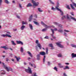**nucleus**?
<instances>
[{"label": "nucleus", "instance_id": "f257e3e1", "mask_svg": "<svg viewBox=\"0 0 76 76\" xmlns=\"http://www.w3.org/2000/svg\"><path fill=\"white\" fill-rule=\"evenodd\" d=\"M57 6L56 7V8L58 11H60V12L61 13V15L63 16V11H61V10H60V9L58 8V7L59 6V3L58 2H57Z\"/></svg>", "mask_w": 76, "mask_h": 76}, {"label": "nucleus", "instance_id": "f03ea898", "mask_svg": "<svg viewBox=\"0 0 76 76\" xmlns=\"http://www.w3.org/2000/svg\"><path fill=\"white\" fill-rule=\"evenodd\" d=\"M2 64H3V66H4V67L5 68L6 70H7V72H9V71H12V69L10 68V67H7L4 65V63H2Z\"/></svg>", "mask_w": 76, "mask_h": 76}, {"label": "nucleus", "instance_id": "7ed1b4c3", "mask_svg": "<svg viewBox=\"0 0 76 76\" xmlns=\"http://www.w3.org/2000/svg\"><path fill=\"white\" fill-rule=\"evenodd\" d=\"M41 24L42 25H43V26H46V28H55V27L53 26H47L44 23L42 22V21L41 22Z\"/></svg>", "mask_w": 76, "mask_h": 76}, {"label": "nucleus", "instance_id": "20e7f679", "mask_svg": "<svg viewBox=\"0 0 76 76\" xmlns=\"http://www.w3.org/2000/svg\"><path fill=\"white\" fill-rule=\"evenodd\" d=\"M31 1L32 3L33 4V6H38L39 5V3L38 2H36L33 0H31Z\"/></svg>", "mask_w": 76, "mask_h": 76}, {"label": "nucleus", "instance_id": "39448f33", "mask_svg": "<svg viewBox=\"0 0 76 76\" xmlns=\"http://www.w3.org/2000/svg\"><path fill=\"white\" fill-rule=\"evenodd\" d=\"M28 69H26L25 71L27 73H32V71H31V68H29V67H28Z\"/></svg>", "mask_w": 76, "mask_h": 76}, {"label": "nucleus", "instance_id": "423d86ee", "mask_svg": "<svg viewBox=\"0 0 76 76\" xmlns=\"http://www.w3.org/2000/svg\"><path fill=\"white\" fill-rule=\"evenodd\" d=\"M36 43L37 44V46L40 49H41L42 48V47H41V45L40 44L38 43V40H36Z\"/></svg>", "mask_w": 76, "mask_h": 76}, {"label": "nucleus", "instance_id": "0eeeda50", "mask_svg": "<svg viewBox=\"0 0 76 76\" xmlns=\"http://www.w3.org/2000/svg\"><path fill=\"white\" fill-rule=\"evenodd\" d=\"M61 42L56 43V44L60 48H63V46L61 44Z\"/></svg>", "mask_w": 76, "mask_h": 76}, {"label": "nucleus", "instance_id": "6e6552de", "mask_svg": "<svg viewBox=\"0 0 76 76\" xmlns=\"http://www.w3.org/2000/svg\"><path fill=\"white\" fill-rule=\"evenodd\" d=\"M1 36L2 37H9V38H12V36H11L7 34H6L5 35L2 34L1 35Z\"/></svg>", "mask_w": 76, "mask_h": 76}, {"label": "nucleus", "instance_id": "1a4fd4ad", "mask_svg": "<svg viewBox=\"0 0 76 76\" xmlns=\"http://www.w3.org/2000/svg\"><path fill=\"white\" fill-rule=\"evenodd\" d=\"M66 18H67V19H69V15L68 14L67 15V16L66 17V16L65 15L63 16L62 18V19H66Z\"/></svg>", "mask_w": 76, "mask_h": 76}, {"label": "nucleus", "instance_id": "9d476101", "mask_svg": "<svg viewBox=\"0 0 76 76\" xmlns=\"http://www.w3.org/2000/svg\"><path fill=\"white\" fill-rule=\"evenodd\" d=\"M51 30L53 34H54V31H57V28H55L54 29H53L51 28Z\"/></svg>", "mask_w": 76, "mask_h": 76}, {"label": "nucleus", "instance_id": "9b49d317", "mask_svg": "<svg viewBox=\"0 0 76 76\" xmlns=\"http://www.w3.org/2000/svg\"><path fill=\"white\" fill-rule=\"evenodd\" d=\"M39 54L42 56H45V53L44 51H41L40 52Z\"/></svg>", "mask_w": 76, "mask_h": 76}, {"label": "nucleus", "instance_id": "f8f14e48", "mask_svg": "<svg viewBox=\"0 0 76 76\" xmlns=\"http://www.w3.org/2000/svg\"><path fill=\"white\" fill-rule=\"evenodd\" d=\"M17 43L18 44H21V45H23V42H21V41H16Z\"/></svg>", "mask_w": 76, "mask_h": 76}, {"label": "nucleus", "instance_id": "ddd939ff", "mask_svg": "<svg viewBox=\"0 0 76 76\" xmlns=\"http://www.w3.org/2000/svg\"><path fill=\"white\" fill-rule=\"evenodd\" d=\"M58 67H60V68H63L64 67V66H63L61 65V64L60 63L58 64Z\"/></svg>", "mask_w": 76, "mask_h": 76}, {"label": "nucleus", "instance_id": "4468645a", "mask_svg": "<svg viewBox=\"0 0 76 76\" xmlns=\"http://www.w3.org/2000/svg\"><path fill=\"white\" fill-rule=\"evenodd\" d=\"M29 65L31 66L32 67H34V68H36V66L34 64H31V63H29Z\"/></svg>", "mask_w": 76, "mask_h": 76}, {"label": "nucleus", "instance_id": "2eb2a0df", "mask_svg": "<svg viewBox=\"0 0 76 76\" xmlns=\"http://www.w3.org/2000/svg\"><path fill=\"white\" fill-rule=\"evenodd\" d=\"M1 48H4V49L5 50H8V49H9V47H6V46L1 47Z\"/></svg>", "mask_w": 76, "mask_h": 76}, {"label": "nucleus", "instance_id": "dca6fc26", "mask_svg": "<svg viewBox=\"0 0 76 76\" xmlns=\"http://www.w3.org/2000/svg\"><path fill=\"white\" fill-rule=\"evenodd\" d=\"M1 75H5L6 72H5V71H4V70H2L1 71Z\"/></svg>", "mask_w": 76, "mask_h": 76}, {"label": "nucleus", "instance_id": "f3484780", "mask_svg": "<svg viewBox=\"0 0 76 76\" xmlns=\"http://www.w3.org/2000/svg\"><path fill=\"white\" fill-rule=\"evenodd\" d=\"M72 58L76 57V54H75L74 53H72Z\"/></svg>", "mask_w": 76, "mask_h": 76}, {"label": "nucleus", "instance_id": "a211bd4d", "mask_svg": "<svg viewBox=\"0 0 76 76\" xmlns=\"http://www.w3.org/2000/svg\"><path fill=\"white\" fill-rule=\"evenodd\" d=\"M15 58H16V59H17V61H19V60H20V57H18V58L17 57L15 56Z\"/></svg>", "mask_w": 76, "mask_h": 76}, {"label": "nucleus", "instance_id": "6ab92c4d", "mask_svg": "<svg viewBox=\"0 0 76 76\" xmlns=\"http://www.w3.org/2000/svg\"><path fill=\"white\" fill-rule=\"evenodd\" d=\"M27 53H28V54L29 55V56H30V57H32V54H31V52H30L28 51V52H27Z\"/></svg>", "mask_w": 76, "mask_h": 76}, {"label": "nucleus", "instance_id": "aec40b11", "mask_svg": "<svg viewBox=\"0 0 76 76\" xmlns=\"http://www.w3.org/2000/svg\"><path fill=\"white\" fill-rule=\"evenodd\" d=\"M49 47H51V49H54V47L53 46V44H49Z\"/></svg>", "mask_w": 76, "mask_h": 76}, {"label": "nucleus", "instance_id": "412c9836", "mask_svg": "<svg viewBox=\"0 0 76 76\" xmlns=\"http://www.w3.org/2000/svg\"><path fill=\"white\" fill-rule=\"evenodd\" d=\"M25 28V26L24 25H22L21 27V30H23L24 29V28Z\"/></svg>", "mask_w": 76, "mask_h": 76}, {"label": "nucleus", "instance_id": "4be33fe9", "mask_svg": "<svg viewBox=\"0 0 76 76\" xmlns=\"http://www.w3.org/2000/svg\"><path fill=\"white\" fill-rule=\"evenodd\" d=\"M32 15H31V16L29 17V22H31V20L32 19Z\"/></svg>", "mask_w": 76, "mask_h": 76}, {"label": "nucleus", "instance_id": "5701e85b", "mask_svg": "<svg viewBox=\"0 0 76 76\" xmlns=\"http://www.w3.org/2000/svg\"><path fill=\"white\" fill-rule=\"evenodd\" d=\"M29 26L30 29H31V30H33V27H32V24H29Z\"/></svg>", "mask_w": 76, "mask_h": 76}, {"label": "nucleus", "instance_id": "b1692460", "mask_svg": "<svg viewBox=\"0 0 76 76\" xmlns=\"http://www.w3.org/2000/svg\"><path fill=\"white\" fill-rule=\"evenodd\" d=\"M11 43L13 45H16V44L15 43V42L13 41H11Z\"/></svg>", "mask_w": 76, "mask_h": 76}, {"label": "nucleus", "instance_id": "393cba45", "mask_svg": "<svg viewBox=\"0 0 76 76\" xmlns=\"http://www.w3.org/2000/svg\"><path fill=\"white\" fill-rule=\"evenodd\" d=\"M70 69V68L68 66H66L64 68V70H65V69Z\"/></svg>", "mask_w": 76, "mask_h": 76}, {"label": "nucleus", "instance_id": "a878e982", "mask_svg": "<svg viewBox=\"0 0 76 76\" xmlns=\"http://www.w3.org/2000/svg\"><path fill=\"white\" fill-rule=\"evenodd\" d=\"M53 23L55 25H57L58 26V25H59V24L57 22H54Z\"/></svg>", "mask_w": 76, "mask_h": 76}, {"label": "nucleus", "instance_id": "bb28decb", "mask_svg": "<svg viewBox=\"0 0 76 76\" xmlns=\"http://www.w3.org/2000/svg\"><path fill=\"white\" fill-rule=\"evenodd\" d=\"M38 10L39 12H43V11L42 10H41V8H38Z\"/></svg>", "mask_w": 76, "mask_h": 76}, {"label": "nucleus", "instance_id": "cd10ccee", "mask_svg": "<svg viewBox=\"0 0 76 76\" xmlns=\"http://www.w3.org/2000/svg\"><path fill=\"white\" fill-rule=\"evenodd\" d=\"M71 18L73 20H74V21H76V19L75 18L71 17Z\"/></svg>", "mask_w": 76, "mask_h": 76}, {"label": "nucleus", "instance_id": "c85d7f7f", "mask_svg": "<svg viewBox=\"0 0 76 76\" xmlns=\"http://www.w3.org/2000/svg\"><path fill=\"white\" fill-rule=\"evenodd\" d=\"M45 26V27H46V28H44L42 30V32H44V31H45L47 29V26Z\"/></svg>", "mask_w": 76, "mask_h": 76}, {"label": "nucleus", "instance_id": "c756f323", "mask_svg": "<svg viewBox=\"0 0 76 76\" xmlns=\"http://www.w3.org/2000/svg\"><path fill=\"white\" fill-rule=\"evenodd\" d=\"M33 22L36 25H39V23L35 21H33Z\"/></svg>", "mask_w": 76, "mask_h": 76}, {"label": "nucleus", "instance_id": "7c9ffc66", "mask_svg": "<svg viewBox=\"0 0 76 76\" xmlns=\"http://www.w3.org/2000/svg\"><path fill=\"white\" fill-rule=\"evenodd\" d=\"M49 1L50 2L51 4H52L54 5V2H53V1H51V0H49Z\"/></svg>", "mask_w": 76, "mask_h": 76}, {"label": "nucleus", "instance_id": "2f4dec72", "mask_svg": "<svg viewBox=\"0 0 76 76\" xmlns=\"http://www.w3.org/2000/svg\"><path fill=\"white\" fill-rule=\"evenodd\" d=\"M31 6H32V4H31L30 3L28 4L27 6V7H31Z\"/></svg>", "mask_w": 76, "mask_h": 76}, {"label": "nucleus", "instance_id": "473e14b6", "mask_svg": "<svg viewBox=\"0 0 76 76\" xmlns=\"http://www.w3.org/2000/svg\"><path fill=\"white\" fill-rule=\"evenodd\" d=\"M58 57H62V55H61V54L59 53L58 54Z\"/></svg>", "mask_w": 76, "mask_h": 76}, {"label": "nucleus", "instance_id": "72a5a7b5", "mask_svg": "<svg viewBox=\"0 0 76 76\" xmlns=\"http://www.w3.org/2000/svg\"><path fill=\"white\" fill-rule=\"evenodd\" d=\"M22 24H23V25H25V24H27V22H24V21H22Z\"/></svg>", "mask_w": 76, "mask_h": 76}, {"label": "nucleus", "instance_id": "f704fd0d", "mask_svg": "<svg viewBox=\"0 0 76 76\" xmlns=\"http://www.w3.org/2000/svg\"><path fill=\"white\" fill-rule=\"evenodd\" d=\"M70 5L72 9H73V10H75V8L74 7H73V6H72V4H70Z\"/></svg>", "mask_w": 76, "mask_h": 76}, {"label": "nucleus", "instance_id": "c9c22d12", "mask_svg": "<svg viewBox=\"0 0 76 76\" xmlns=\"http://www.w3.org/2000/svg\"><path fill=\"white\" fill-rule=\"evenodd\" d=\"M71 46L72 47H75V48H76V45H74L73 44H72L71 45Z\"/></svg>", "mask_w": 76, "mask_h": 76}, {"label": "nucleus", "instance_id": "e433bc0d", "mask_svg": "<svg viewBox=\"0 0 76 76\" xmlns=\"http://www.w3.org/2000/svg\"><path fill=\"white\" fill-rule=\"evenodd\" d=\"M20 51L21 52H23V48H22V47H21Z\"/></svg>", "mask_w": 76, "mask_h": 76}, {"label": "nucleus", "instance_id": "4c0bfd02", "mask_svg": "<svg viewBox=\"0 0 76 76\" xmlns=\"http://www.w3.org/2000/svg\"><path fill=\"white\" fill-rule=\"evenodd\" d=\"M5 3H7V4H9V1H8L7 0H5Z\"/></svg>", "mask_w": 76, "mask_h": 76}, {"label": "nucleus", "instance_id": "58836bf2", "mask_svg": "<svg viewBox=\"0 0 76 76\" xmlns=\"http://www.w3.org/2000/svg\"><path fill=\"white\" fill-rule=\"evenodd\" d=\"M46 54H48V48H46Z\"/></svg>", "mask_w": 76, "mask_h": 76}, {"label": "nucleus", "instance_id": "ea45409f", "mask_svg": "<svg viewBox=\"0 0 76 76\" xmlns=\"http://www.w3.org/2000/svg\"><path fill=\"white\" fill-rule=\"evenodd\" d=\"M66 8H67L68 9H69V10L70 9V8L69 7V5H67L66 6Z\"/></svg>", "mask_w": 76, "mask_h": 76}, {"label": "nucleus", "instance_id": "a19ab883", "mask_svg": "<svg viewBox=\"0 0 76 76\" xmlns=\"http://www.w3.org/2000/svg\"><path fill=\"white\" fill-rule=\"evenodd\" d=\"M45 57H46V56H44V58L43 59V62H45Z\"/></svg>", "mask_w": 76, "mask_h": 76}, {"label": "nucleus", "instance_id": "79ce46f5", "mask_svg": "<svg viewBox=\"0 0 76 76\" xmlns=\"http://www.w3.org/2000/svg\"><path fill=\"white\" fill-rule=\"evenodd\" d=\"M58 31L59 32H62L63 31V30H61V29H59L58 30Z\"/></svg>", "mask_w": 76, "mask_h": 76}, {"label": "nucleus", "instance_id": "37998d69", "mask_svg": "<svg viewBox=\"0 0 76 76\" xmlns=\"http://www.w3.org/2000/svg\"><path fill=\"white\" fill-rule=\"evenodd\" d=\"M52 37L53 38L55 39L56 38V37H55V36H53V34H51Z\"/></svg>", "mask_w": 76, "mask_h": 76}, {"label": "nucleus", "instance_id": "c03bdc74", "mask_svg": "<svg viewBox=\"0 0 76 76\" xmlns=\"http://www.w3.org/2000/svg\"><path fill=\"white\" fill-rule=\"evenodd\" d=\"M54 70H55L56 71V72H57V68L56 67H55L54 68Z\"/></svg>", "mask_w": 76, "mask_h": 76}, {"label": "nucleus", "instance_id": "a18cd8bd", "mask_svg": "<svg viewBox=\"0 0 76 76\" xmlns=\"http://www.w3.org/2000/svg\"><path fill=\"white\" fill-rule=\"evenodd\" d=\"M64 31H65V32H70V31L68 30H64Z\"/></svg>", "mask_w": 76, "mask_h": 76}, {"label": "nucleus", "instance_id": "49530a36", "mask_svg": "<svg viewBox=\"0 0 76 76\" xmlns=\"http://www.w3.org/2000/svg\"><path fill=\"white\" fill-rule=\"evenodd\" d=\"M45 39H48V37L47 36L44 37Z\"/></svg>", "mask_w": 76, "mask_h": 76}, {"label": "nucleus", "instance_id": "de8ad7c7", "mask_svg": "<svg viewBox=\"0 0 76 76\" xmlns=\"http://www.w3.org/2000/svg\"><path fill=\"white\" fill-rule=\"evenodd\" d=\"M73 6H75V7H76V4L75 3H73Z\"/></svg>", "mask_w": 76, "mask_h": 76}, {"label": "nucleus", "instance_id": "09e8293b", "mask_svg": "<svg viewBox=\"0 0 76 76\" xmlns=\"http://www.w3.org/2000/svg\"><path fill=\"white\" fill-rule=\"evenodd\" d=\"M58 26L59 27H61V26H62V25L59 24V25Z\"/></svg>", "mask_w": 76, "mask_h": 76}, {"label": "nucleus", "instance_id": "8fccbe9b", "mask_svg": "<svg viewBox=\"0 0 76 76\" xmlns=\"http://www.w3.org/2000/svg\"><path fill=\"white\" fill-rule=\"evenodd\" d=\"M2 0H0V6L1 4V3H2Z\"/></svg>", "mask_w": 76, "mask_h": 76}, {"label": "nucleus", "instance_id": "3c124183", "mask_svg": "<svg viewBox=\"0 0 76 76\" xmlns=\"http://www.w3.org/2000/svg\"><path fill=\"white\" fill-rule=\"evenodd\" d=\"M51 9H52V10H55V9L54 8V7H52Z\"/></svg>", "mask_w": 76, "mask_h": 76}, {"label": "nucleus", "instance_id": "603ef678", "mask_svg": "<svg viewBox=\"0 0 76 76\" xmlns=\"http://www.w3.org/2000/svg\"><path fill=\"white\" fill-rule=\"evenodd\" d=\"M71 14L72 16H74V13H73V12H71Z\"/></svg>", "mask_w": 76, "mask_h": 76}, {"label": "nucleus", "instance_id": "864d4df0", "mask_svg": "<svg viewBox=\"0 0 76 76\" xmlns=\"http://www.w3.org/2000/svg\"><path fill=\"white\" fill-rule=\"evenodd\" d=\"M34 17L36 18H37V15L35 14L34 15Z\"/></svg>", "mask_w": 76, "mask_h": 76}, {"label": "nucleus", "instance_id": "5fc2aeb1", "mask_svg": "<svg viewBox=\"0 0 76 76\" xmlns=\"http://www.w3.org/2000/svg\"><path fill=\"white\" fill-rule=\"evenodd\" d=\"M37 58L40 57V56H39V55L38 54L37 55Z\"/></svg>", "mask_w": 76, "mask_h": 76}, {"label": "nucleus", "instance_id": "6e6d98bb", "mask_svg": "<svg viewBox=\"0 0 76 76\" xmlns=\"http://www.w3.org/2000/svg\"><path fill=\"white\" fill-rule=\"evenodd\" d=\"M19 7H20V8L22 7V6H21V5L20 4H19Z\"/></svg>", "mask_w": 76, "mask_h": 76}, {"label": "nucleus", "instance_id": "4d7b16f0", "mask_svg": "<svg viewBox=\"0 0 76 76\" xmlns=\"http://www.w3.org/2000/svg\"><path fill=\"white\" fill-rule=\"evenodd\" d=\"M7 34H10V32L9 31H7Z\"/></svg>", "mask_w": 76, "mask_h": 76}, {"label": "nucleus", "instance_id": "13d9d810", "mask_svg": "<svg viewBox=\"0 0 76 76\" xmlns=\"http://www.w3.org/2000/svg\"><path fill=\"white\" fill-rule=\"evenodd\" d=\"M64 34L65 36H67V34H66V32H64Z\"/></svg>", "mask_w": 76, "mask_h": 76}, {"label": "nucleus", "instance_id": "bf43d9fd", "mask_svg": "<svg viewBox=\"0 0 76 76\" xmlns=\"http://www.w3.org/2000/svg\"><path fill=\"white\" fill-rule=\"evenodd\" d=\"M64 76H67V75H66V74L65 73H64Z\"/></svg>", "mask_w": 76, "mask_h": 76}, {"label": "nucleus", "instance_id": "052dcab7", "mask_svg": "<svg viewBox=\"0 0 76 76\" xmlns=\"http://www.w3.org/2000/svg\"><path fill=\"white\" fill-rule=\"evenodd\" d=\"M17 17L18 18H20V17H19V16H18V15H17Z\"/></svg>", "mask_w": 76, "mask_h": 76}, {"label": "nucleus", "instance_id": "680f3d73", "mask_svg": "<svg viewBox=\"0 0 76 76\" xmlns=\"http://www.w3.org/2000/svg\"><path fill=\"white\" fill-rule=\"evenodd\" d=\"M39 59H40V57L37 58V60H39Z\"/></svg>", "mask_w": 76, "mask_h": 76}, {"label": "nucleus", "instance_id": "e2e57ef3", "mask_svg": "<svg viewBox=\"0 0 76 76\" xmlns=\"http://www.w3.org/2000/svg\"><path fill=\"white\" fill-rule=\"evenodd\" d=\"M65 64H66L67 65H69V63H65Z\"/></svg>", "mask_w": 76, "mask_h": 76}, {"label": "nucleus", "instance_id": "0e129e2a", "mask_svg": "<svg viewBox=\"0 0 76 76\" xmlns=\"http://www.w3.org/2000/svg\"><path fill=\"white\" fill-rule=\"evenodd\" d=\"M17 29H13V31H16Z\"/></svg>", "mask_w": 76, "mask_h": 76}, {"label": "nucleus", "instance_id": "69168bd1", "mask_svg": "<svg viewBox=\"0 0 76 76\" xmlns=\"http://www.w3.org/2000/svg\"><path fill=\"white\" fill-rule=\"evenodd\" d=\"M31 59V58H28V60H30V59Z\"/></svg>", "mask_w": 76, "mask_h": 76}, {"label": "nucleus", "instance_id": "338daca9", "mask_svg": "<svg viewBox=\"0 0 76 76\" xmlns=\"http://www.w3.org/2000/svg\"><path fill=\"white\" fill-rule=\"evenodd\" d=\"M8 60H9V59L7 58L6 61H8Z\"/></svg>", "mask_w": 76, "mask_h": 76}, {"label": "nucleus", "instance_id": "774afa93", "mask_svg": "<svg viewBox=\"0 0 76 76\" xmlns=\"http://www.w3.org/2000/svg\"><path fill=\"white\" fill-rule=\"evenodd\" d=\"M11 60L12 61H14V59H12Z\"/></svg>", "mask_w": 76, "mask_h": 76}]
</instances>
